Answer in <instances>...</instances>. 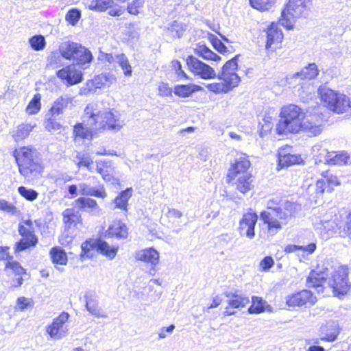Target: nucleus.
<instances>
[{
	"instance_id": "nucleus-1",
	"label": "nucleus",
	"mask_w": 351,
	"mask_h": 351,
	"mask_svg": "<svg viewBox=\"0 0 351 351\" xmlns=\"http://www.w3.org/2000/svg\"><path fill=\"white\" fill-rule=\"evenodd\" d=\"M328 274L326 271L319 269H313L309 273L306 281L308 288L315 289L318 293H323L324 289H332L335 295L341 298L351 292V282L348 279L346 270L341 269L335 271L332 277L327 281Z\"/></svg>"
},
{
	"instance_id": "nucleus-2",
	"label": "nucleus",
	"mask_w": 351,
	"mask_h": 351,
	"mask_svg": "<svg viewBox=\"0 0 351 351\" xmlns=\"http://www.w3.org/2000/svg\"><path fill=\"white\" fill-rule=\"evenodd\" d=\"M19 173L28 182L39 179L44 170L42 158L38 151L32 147H23L14 152Z\"/></svg>"
},
{
	"instance_id": "nucleus-3",
	"label": "nucleus",
	"mask_w": 351,
	"mask_h": 351,
	"mask_svg": "<svg viewBox=\"0 0 351 351\" xmlns=\"http://www.w3.org/2000/svg\"><path fill=\"white\" fill-rule=\"evenodd\" d=\"M84 119L88 118V124L94 127L95 129L120 130L123 123L120 120V114L117 112H112L110 110L102 111L98 103H90L85 109Z\"/></svg>"
},
{
	"instance_id": "nucleus-4",
	"label": "nucleus",
	"mask_w": 351,
	"mask_h": 351,
	"mask_svg": "<svg viewBox=\"0 0 351 351\" xmlns=\"http://www.w3.org/2000/svg\"><path fill=\"white\" fill-rule=\"evenodd\" d=\"M294 210V204L289 201L280 204V207L271 213L261 212L260 219L267 225L269 234L274 235L282 229V224H287L291 218Z\"/></svg>"
},
{
	"instance_id": "nucleus-5",
	"label": "nucleus",
	"mask_w": 351,
	"mask_h": 351,
	"mask_svg": "<svg viewBox=\"0 0 351 351\" xmlns=\"http://www.w3.org/2000/svg\"><path fill=\"white\" fill-rule=\"evenodd\" d=\"M311 5V0H289L282 11L280 24L287 29H292L294 25V19L306 15Z\"/></svg>"
},
{
	"instance_id": "nucleus-6",
	"label": "nucleus",
	"mask_w": 351,
	"mask_h": 351,
	"mask_svg": "<svg viewBox=\"0 0 351 351\" xmlns=\"http://www.w3.org/2000/svg\"><path fill=\"white\" fill-rule=\"evenodd\" d=\"M318 94L330 110L339 114L347 111L348 98L346 95L338 93L326 86L319 88Z\"/></svg>"
},
{
	"instance_id": "nucleus-7",
	"label": "nucleus",
	"mask_w": 351,
	"mask_h": 351,
	"mask_svg": "<svg viewBox=\"0 0 351 351\" xmlns=\"http://www.w3.org/2000/svg\"><path fill=\"white\" fill-rule=\"evenodd\" d=\"M69 318V314L62 312L58 317L53 319L52 323L47 326L46 332L53 339L58 340L64 337L68 332L69 328L66 322Z\"/></svg>"
},
{
	"instance_id": "nucleus-8",
	"label": "nucleus",
	"mask_w": 351,
	"mask_h": 351,
	"mask_svg": "<svg viewBox=\"0 0 351 351\" xmlns=\"http://www.w3.org/2000/svg\"><path fill=\"white\" fill-rule=\"evenodd\" d=\"M239 56L240 55H236L232 59L227 61L223 66L221 71L217 76L219 80L228 83L233 87H236L241 80L239 76L235 72L238 68V59Z\"/></svg>"
},
{
	"instance_id": "nucleus-9",
	"label": "nucleus",
	"mask_w": 351,
	"mask_h": 351,
	"mask_svg": "<svg viewBox=\"0 0 351 351\" xmlns=\"http://www.w3.org/2000/svg\"><path fill=\"white\" fill-rule=\"evenodd\" d=\"M316 302V297L308 289H303L289 295L286 298V304L290 307L311 306H313Z\"/></svg>"
},
{
	"instance_id": "nucleus-10",
	"label": "nucleus",
	"mask_w": 351,
	"mask_h": 351,
	"mask_svg": "<svg viewBox=\"0 0 351 351\" xmlns=\"http://www.w3.org/2000/svg\"><path fill=\"white\" fill-rule=\"evenodd\" d=\"M186 61L190 70L201 78L208 80L216 77L217 75L214 69L198 58L193 56H189Z\"/></svg>"
},
{
	"instance_id": "nucleus-11",
	"label": "nucleus",
	"mask_w": 351,
	"mask_h": 351,
	"mask_svg": "<svg viewBox=\"0 0 351 351\" xmlns=\"http://www.w3.org/2000/svg\"><path fill=\"white\" fill-rule=\"evenodd\" d=\"M258 218L257 214L254 212L250 211L243 214L239 221V230L240 234L252 239L255 237V226Z\"/></svg>"
},
{
	"instance_id": "nucleus-12",
	"label": "nucleus",
	"mask_w": 351,
	"mask_h": 351,
	"mask_svg": "<svg viewBox=\"0 0 351 351\" xmlns=\"http://www.w3.org/2000/svg\"><path fill=\"white\" fill-rule=\"evenodd\" d=\"M250 165L247 156L245 154H240L236 157L234 162L229 169L227 176L228 181L234 180L237 176L242 174L250 173L247 172V169Z\"/></svg>"
},
{
	"instance_id": "nucleus-13",
	"label": "nucleus",
	"mask_w": 351,
	"mask_h": 351,
	"mask_svg": "<svg viewBox=\"0 0 351 351\" xmlns=\"http://www.w3.org/2000/svg\"><path fill=\"white\" fill-rule=\"evenodd\" d=\"M56 75L58 78L65 81L67 86L77 84L83 80L82 72L76 69L73 64L58 70Z\"/></svg>"
},
{
	"instance_id": "nucleus-14",
	"label": "nucleus",
	"mask_w": 351,
	"mask_h": 351,
	"mask_svg": "<svg viewBox=\"0 0 351 351\" xmlns=\"http://www.w3.org/2000/svg\"><path fill=\"white\" fill-rule=\"evenodd\" d=\"M301 122L299 119H292L287 116L280 114V119L276 125V132L280 135L297 133L301 129Z\"/></svg>"
},
{
	"instance_id": "nucleus-15",
	"label": "nucleus",
	"mask_w": 351,
	"mask_h": 351,
	"mask_svg": "<svg viewBox=\"0 0 351 351\" xmlns=\"http://www.w3.org/2000/svg\"><path fill=\"white\" fill-rule=\"evenodd\" d=\"M339 333V327L337 322L329 321L323 324L319 329V339L324 341L332 342L337 339Z\"/></svg>"
},
{
	"instance_id": "nucleus-16",
	"label": "nucleus",
	"mask_w": 351,
	"mask_h": 351,
	"mask_svg": "<svg viewBox=\"0 0 351 351\" xmlns=\"http://www.w3.org/2000/svg\"><path fill=\"white\" fill-rule=\"evenodd\" d=\"M86 310L97 317H108V315L98 305V297L95 293L88 291L84 295Z\"/></svg>"
},
{
	"instance_id": "nucleus-17",
	"label": "nucleus",
	"mask_w": 351,
	"mask_h": 351,
	"mask_svg": "<svg viewBox=\"0 0 351 351\" xmlns=\"http://www.w3.org/2000/svg\"><path fill=\"white\" fill-rule=\"evenodd\" d=\"M224 295L228 298V303L231 308H243L250 302L249 297L240 293L238 290L226 291Z\"/></svg>"
},
{
	"instance_id": "nucleus-18",
	"label": "nucleus",
	"mask_w": 351,
	"mask_h": 351,
	"mask_svg": "<svg viewBox=\"0 0 351 351\" xmlns=\"http://www.w3.org/2000/svg\"><path fill=\"white\" fill-rule=\"evenodd\" d=\"M73 99V97L68 94L61 95L54 101L49 112L55 116L63 114L64 110L72 104Z\"/></svg>"
},
{
	"instance_id": "nucleus-19",
	"label": "nucleus",
	"mask_w": 351,
	"mask_h": 351,
	"mask_svg": "<svg viewBox=\"0 0 351 351\" xmlns=\"http://www.w3.org/2000/svg\"><path fill=\"white\" fill-rule=\"evenodd\" d=\"M85 114L83 116V122L75 125L73 128V133L76 137L82 139H90L93 137V131L98 130L94 127L88 124L87 121H84ZM85 120H88L86 118Z\"/></svg>"
},
{
	"instance_id": "nucleus-20",
	"label": "nucleus",
	"mask_w": 351,
	"mask_h": 351,
	"mask_svg": "<svg viewBox=\"0 0 351 351\" xmlns=\"http://www.w3.org/2000/svg\"><path fill=\"white\" fill-rule=\"evenodd\" d=\"M135 257L138 261L150 263L153 266L157 265L159 261V253L154 248L138 251Z\"/></svg>"
},
{
	"instance_id": "nucleus-21",
	"label": "nucleus",
	"mask_w": 351,
	"mask_h": 351,
	"mask_svg": "<svg viewBox=\"0 0 351 351\" xmlns=\"http://www.w3.org/2000/svg\"><path fill=\"white\" fill-rule=\"evenodd\" d=\"M95 245H96V251L109 259L112 260L115 258L119 247L110 245L106 241L101 239H96Z\"/></svg>"
},
{
	"instance_id": "nucleus-22",
	"label": "nucleus",
	"mask_w": 351,
	"mask_h": 351,
	"mask_svg": "<svg viewBox=\"0 0 351 351\" xmlns=\"http://www.w3.org/2000/svg\"><path fill=\"white\" fill-rule=\"evenodd\" d=\"M302 161L300 155L286 153L284 150L278 153V166L280 168L288 167L291 165L299 164Z\"/></svg>"
},
{
	"instance_id": "nucleus-23",
	"label": "nucleus",
	"mask_w": 351,
	"mask_h": 351,
	"mask_svg": "<svg viewBox=\"0 0 351 351\" xmlns=\"http://www.w3.org/2000/svg\"><path fill=\"white\" fill-rule=\"evenodd\" d=\"M80 193L82 195L94 196L96 197L105 198L107 196L105 189L103 186L93 187L87 184L82 183L79 185Z\"/></svg>"
},
{
	"instance_id": "nucleus-24",
	"label": "nucleus",
	"mask_w": 351,
	"mask_h": 351,
	"mask_svg": "<svg viewBox=\"0 0 351 351\" xmlns=\"http://www.w3.org/2000/svg\"><path fill=\"white\" fill-rule=\"evenodd\" d=\"M93 60V56L90 50L80 44V47H78L73 60L75 62L76 64L82 67L86 64L90 63Z\"/></svg>"
},
{
	"instance_id": "nucleus-25",
	"label": "nucleus",
	"mask_w": 351,
	"mask_h": 351,
	"mask_svg": "<svg viewBox=\"0 0 351 351\" xmlns=\"http://www.w3.org/2000/svg\"><path fill=\"white\" fill-rule=\"evenodd\" d=\"M80 44L71 41L63 42L59 47L61 56L66 60H73Z\"/></svg>"
},
{
	"instance_id": "nucleus-26",
	"label": "nucleus",
	"mask_w": 351,
	"mask_h": 351,
	"mask_svg": "<svg viewBox=\"0 0 351 351\" xmlns=\"http://www.w3.org/2000/svg\"><path fill=\"white\" fill-rule=\"evenodd\" d=\"M202 90V86L193 84H178L174 86L173 92L175 95L178 97H187L191 96L193 93Z\"/></svg>"
},
{
	"instance_id": "nucleus-27",
	"label": "nucleus",
	"mask_w": 351,
	"mask_h": 351,
	"mask_svg": "<svg viewBox=\"0 0 351 351\" xmlns=\"http://www.w3.org/2000/svg\"><path fill=\"white\" fill-rule=\"evenodd\" d=\"M282 33L277 26L272 24L267 31L266 49L271 48L272 45L278 44L282 39Z\"/></svg>"
},
{
	"instance_id": "nucleus-28",
	"label": "nucleus",
	"mask_w": 351,
	"mask_h": 351,
	"mask_svg": "<svg viewBox=\"0 0 351 351\" xmlns=\"http://www.w3.org/2000/svg\"><path fill=\"white\" fill-rule=\"evenodd\" d=\"M235 180L237 189L243 194L250 191L253 187V179L251 173L242 174L237 176Z\"/></svg>"
},
{
	"instance_id": "nucleus-29",
	"label": "nucleus",
	"mask_w": 351,
	"mask_h": 351,
	"mask_svg": "<svg viewBox=\"0 0 351 351\" xmlns=\"http://www.w3.org/2000/svg\"><path fill=\"white\" fill-rule=\"evenodd\" d=\"M194 52L196 55L202 57L206 60L219 61L221 60V57L211 51L205 45H201L200 43L197 45L194 48Z\"/></svg>"
},
{
	"instance_id": "nucleus-30",
	"label": "nucleus",
	"mask_w": 351,
	"mask_h": 351,
	"mask_svg": "<svg viewBox=\"0 0 351 351\" xmlns=\"http://www.w3.org/2000/svg\"><path fill=\"white\" fill-rule=\"evenodd\" d=\"M108 234L117 239H125L128 234V228L125 223L116 221L109 227Z\"/></svg>"
},
{
	"instance_id": "nucleus-31",
	"label": "nucleus",
	"mask_w": 351,
	"mask_h": 351,
	"mask_svg": "<svg viewBox=\"0 0 351 351\" xmlns=\"http://www.w3.org/2000/svg\"><path fill=\"white\" fill-rule=\"evenodd\" d=\"M318 74L319 70L316 64L310 63L300 72L295 73L294 77L302 80H312L315 78Z\"/></svg>"
},
{
	"instance_id": "nucleus-32",
	"label": "nucleus",
	"mask_w": 351,
	"mask_h": 351,
	"mask_svg": "<svg viewBox=\"0 0 351 351\" xmlns=\"http://www.w3.org/2000/svg\"><path fill=\"white\" fill-rule=\"evenodd\" d=\"M300 131L306 134L308 136H315L321 133L322 128L321 125L307 119L304 122H301V129Z\"/></svg>"
},
{
	"instance_id": "nucleus-33",
	"label": "nucleus",
	"mask_w": 351,
	"mask_h": 351,
	"mask_svg": "<svg viewBox=\"0 0 351 351\" xmlns=\"http://www.w3.org/2000/svg\"><path fill=\"white\" fill-rule=\"evenodd\" d=\"M132 195V188H127L121 191L117 197L114 199L115 208L127 210L128 202Z\"/></svg>"
},
{
	"instance_id": "nucleus-34",
	"label": "nucleus",
	"mask_w": 351,
	"mask_h": 351,
	"mask_svg": "<svg viewBox=\"0 0 351 351\" xmlns=\"http://www.w3.org/2000/svg\"><path fill=\"white\" fill-rule=\"evenodd\" d=\"M64 223L69 228L73 224H76L80 221L81 215L77 210L73 208H67L62 213Z\"/></svg>"
},
{
	"instance_id": "nucleus-35",
	"label": "nucleus",
	"mask_w": 351,
	"mask_h": 351,
	"mask_svg": "<svg viewBox=\"0 0 351 351\" xmlns=\"http://www.w3.org/2000/svg\"><path fill=\"white\" fill-rule=\"evenodd\" d=\"M280 114L287 116L292 119H299L300 121L303 117L301 108L294 104L284 106L281 110Z\"/></svg>"
},
{
	"instance_id": "nucleus-36",
	"label": "nucleus",
	"mask_w": 351,
	"mask_h": 351,
	"mask_svg": "<svg viewBox=\"0 0 351 351\" xmlns=\"http://www.w3.org/2000/svg\"><path fill=\"white\" fill-rule=\"evenodd\" d=\"M113 0H87V7L90 10L104 11L112 5Z\"/></svg>"
},
{
	"instance_id": "nucleus-37",
	"label": "nucleus",
	"mask_w": 351,
	"mask_h": 351,
	"mask_svg": "<svg viewBox=\"0 0 351 351\" xmlns=\"http://www.w3.org/2000/svg\"><path fill=\"white\" fill-rule=\"evenodd\" d=\"M58 116L52 115V113L48 112L45 114V127L50 132H57L62 128V125L57 121Z\"/></svg>"
},
{
	"instance_id": "nucleus-38",
	"label": "nucleus",
	"mask_w": 351,
	"mask_h": 351,
	"mask_svg": "<svg viewBox=\"0 0 351 351\" xmlns=\"http://www.w3.org/2000/svg\"><path fill=\"white\" fill-rule=\"evenodd\" d=\"M50 255L53 263L64 265L67 263V256L60 247H53L51 250Z\"/></svg>"
},
{
	"instance_id": "nucleus-39",
	"label": "nucleus",
	"mask_w": 351,
	"mask_h": 351,
	"mask_svg": "<svg viewBox=\"0 0 351 351\" xmlns=\"http://www.w3.org/2000/svg\"><path fill=\"white\" fill-rule=\"evenodd\" d=\"M265 304L266 302L261 298L253 296L252 298V304L248 308V312L250 314L263 313L265 310Z\"/></svg>"
},
{
	"instance_id": "nucleus-40",
	"label": "nucleus",
	"mask_w": 351,
	"mask_h": 351,
	"mask_svg": "<svg viewBox=\"0 0 351 351\" xmlns=\"http://www.w3.org/2000/svg\"><path fill=\"white\" fill-rule=\"evenodd\" d=\"M116 62L121 66L125 76L132 75V66L129 62L128 58L124 53L116 55Z\"/></svg>"
},
{
	"instance_id": "nucleus-41",
	"label": "nucleus",
	"mask_w": 351,
	"mask_h": 351,
	"mask_svg": "<svg viewBox=\"0 0 351 351\" xmlns=\"http://www.w3.org/2000/svg\"><path fill=\"white\" fill-rule=\"evenodd\" d=\"M206 88L210 91L215 93H228L232 90L234 87L223 81V82H215L206 84Z\"/></svg>"
},
{
	"instance_id": "nucleus-42",
	"label": "nucleus",
	"mask_w": 351,
	"mask_h": 351,
	"mask_svg": "<svg viewBox=\"0 0 351 351\" xmlns=\"http://www.w3.org/2000/svg\"><path fill=\"white\" fill-rule=\"evenodd\" d=\"M167 30L174 38H180L186 30V25L177 21H173L167 27Z\"/></svg>"
},
{
	"instance_id": "nucleus-43",
	"label": "nucleus",
	"mask_w": 351,
	"mask_h": 351,
	"mask_svg": "<svg viewBox=\"0 0 351 351\" xmlns=\"http://www.w3.org/2000/svg\"><path fill=\"white\" fill-rule=\"evenodd\" d=\"M250 5L260 11L270 10L275 4L276 0H249Z\"/></svg>"
},
{
	"instance_id": "nucleus-44",
	"label": "nucleus",
	"mask_w": 351,
	"mask_h": 351,
	"mask_svg": "<svg viewBox=\"0 0 351 351\" xmlns=\"http://www.w3.org/2000/svg\"><path fill=\"white\" fill-rule=\"evenodd\" d=\"M5 271H10L15 276H23L26 274V270L21 265V264L15 261L10 260L6 262Z\"/></svg>"
},
{
	"instance_id": "nucleus-45",
	"label": "nucleus",
	"mask_w": 351,
	"mask_h": 351,
	"mask_svg": "<svg viewBox=\"0 0 351 351\" xmlns=\"http://www.w3.org/2000/svg\"><path fill=\"white\" fill-rule=\"evenodd\" d=\"M95 240L86 241L84 242L82 245L81 258H91L93 256V250H96V245H95Z\"/></svg>"
},
{
	"instance_id": "nucleus-46",
	"label": "nucleus",
	"mask_w": 351,
	"mask_h": 351,
	"mask_svg": "<svg viewBox=\"0 0 351 351\" xmlns=\"http://www.w3.org/2000/svg\"><path fill=\"white\" fill-rule=\"evenodd\" d=\"M33 128L34 126L29 124H21L17 128V130L14 134V138L16 141L24 139L28 136Z\"/></svg>"
},
{
	"instance_id": "nucleus-47",
	"label": "nucleus",
	"mask_w": 351,
	"mask_h": 351,
	"mask_svg": "<svg viewBox=\"0 0 351 351\" xmlns=\"http://www.w3.org/2000/svg\"><path fill=\"white\" fill-rule=\"evenodd\" d=\"M333 165H343L351 164V156L345 152L336 154L334 157L330 159Z\"/></svg>"
},
{
	"instance_id": "nucleus-48",
	"label": "nucleus",
	"mask_w": 351,
	"mask_h": 351,
	"mask_svg": "<svg viewBox=\"0 0 351 351\" xmlns=\"http://www.w3.org/2000/svg\"><path fill=\"white\" fill-rule=\"evenodd\" d=\"M40 109V95L36 94L27 106L26 111L29 114H36Z\"/></svg>"
},
{
	"instance_id": "nucleus-49",
	"label": "nucleus",
	"mask_w": 351,
	"mask_h": 351,
	"mask_svg": "<svg viewBox=\"0 0 351 351\" xmlns=\"http://www.w3.org/2000/svg\"><path fill=\"white\" fill-rule=\"evenodd\" d=\"M29 43L32 48L35 51L42 50L46 45L45 37L42 35H36L31 37Z\"/></svg>"
},
{
	"instance_id": "nucleus-50",
	"label": "nucleus",
	"mask_w": 351,
	"mask_h": 351,
	"mask_svg": "<svg viewBox=\"0 0 351 351\" xmlns=\"http://www.w3.org/2000/svg\"><path fill=\"white\" fill-rule=\"evenodd\" d=\"M19 193L28 201H34L37 199L38 193L32 189H27L25 186H21L18 188Z\"/></svg>"
},
{
	"instance_id": "nucleus-51",
	"label": "nucleus",
	"mask_w": 351,
	"mask_h": 351,
	"mask_svg": "<svg viewBox=\"0 0 351 351\" xmlns=\"http://www.w3.org/2000/svg\"><path fill=\"white\" fill-rule=\"evenodd\" d=\"M76 205L80 209L95 208L97 206V202L88 197H79L75 200Z\"/></svg>"
},
{
	"instance_id": "nucleus-52",
	"label": "nucleus",
	"mask_w": 351,
	"mask_h": 351,
	"mask_svg": "<svg viewBox=\"0 0 351 351\" xmlns=\"http://www.w3.org/2000/svg\"><path fill=\"white\" fill-rule=\"evenodd\" d=\"M80 18L81 11L77 8L70 9L65 16V19L71 25H75Z\"/></svg>"
},
{
	"instance_id": "nucleus-53",
	"label": "nucleus",
	"mask_w": 351,
	"mask_h": 351,
	"mask_svg": "<svg viewBox=\"0 0 351 351\" xmlns=\"http://www.w3.org/2000/svg\"><path fill=\"white\" fill-rule=\"evenodd\" d=\"M76 158L78 160L77 166L79 167H85L88 171H91L90 166L93 164V160L88 154L78 153Z\"/></svg>"
},
{
	"instance_id": "nucleus-54",
	"label": "nucleus",
	"mask_w": 351,
	"mask_h": 351,
	"mask_svg": "<svg viewBox=\"0 0 351 351\" xmlns=\"http://www.w3.org/2000/svg\"><path fill=\"white\" fill-rule=\"evenodd\" d=\"M208 39L213 47L219 53H224L228 51L227 47L215 34H209Z\"/></svg>"
},
{
	"instance_id": "nucleus-55",
	"label": "nucleus",
	"mask_w": 351,
	"mask_h": 351,
	"mask_svg": "<svg viewBox=\"0 0 351 351\" xmlns=\"http://www.w3.org/2000/svg\"><path fill=\"white\" fill-rule=\"evenodd\" d=\"M34 304V301L31 298L20 297L17 299V307L20 311H22L27 308H32Z\"/></svg>"
},
{
	"instance_id": "nucleus-56",
	"label": "nucleus",
	"mask_w": 351,
	"mask_h": 351,
	"mask_svg": "<svg viewBox=\"0 0 351 351\" xmlns=\"http://www.w3.org/2000/svg\"><path fill=\"white\" fill-rule=\"evenodd\" d=\"M0 210L12 215H16L18 213L17 208L5 199H0Z\"/></svg>"
},
{
	"instance_id": "nucleus-57",
	"label": "nucleus",
	"mask_w": 351,
	"mask_h": 351,
	"mask_svg": "<svg viewBox=\"0 0 351 351\" xmlns=\"http://www.w3.org/2000/svg\"><path fill=\"white\" fill-rule=\"evenodd\" d=\"M339 233L342 237H348L351 240V213L347 216Z\"/></svg>"
},
{
	"instance_id": "nucleus-58",
	"label": "nucleus",
	"mask_w": 351,
	"mask_h": 351,
	"mask_svg": "<svg viewBox=\"0 0 351 351\" xmlns=\"http://www.w3.org/2000/svg\"><path fill=\"white\" fill-rule=\"evenodd\" d=\"M145 0H134L128 5V11L131 14H137L139 13V9L143 8Z\"/></svg>"
},
{
	"instance_id": "nucleus-59",
	"label": "nucleus",
	"mask_w": 351,
	"mask_h": 351,
	"mask_svg": "<svg viewBox=\"0 0 351 351\" xmlns=\"http://www.w3.org/2000/svg\"><path fill=\"white\" fill-rule=\"evenodd\" d=\"M337 225L334 221H321L320 227H318L322 230L326 231L328 237L332 234L335 231Z\"/></svg>"
},
{
	"instance_id": "nucleus-60",
	"label": "nucleus",
	"mask_w": 351,
	"mask_h": 351,
	"mask_svg": "<svg viewBox=\"0 0 351 351\" xmlns=\"http://www.w3.org/2000/svg\"><path fill=\"white\" fill-rule=\"evenodd\" d=\"M323 176L326 180V183L328 184V191H330L331 189H332L333 186H337L340 184V183L338 181L337 177L333 176L331 173H329V172L328 171L324 172Z\"/></svg>"
},
{
	"instance_id": "nucleus-61",
	"label": "nucleus",
	"mask_w": 351,
	"mask_h": 351,
	"mask_svg": "<svg viewBox=\"0 0 351 351\" xmlns=\"http://www.w3.org/2000/svg\"><path fill=\"white\" fill-rule=\"evenodd\" d=\"M274 265V261L270 256L264 257L260 263V267L263 271H268Z\"/></svg>"
},
{
	"instance_id": "nucleus-62",
	"label": "nucleus",
	"mask_w": 351,
	"mask_h": 351,
	"mask_svg": "<svg viewBox=\"0 0 351 351\" xmlns=\"http://www.w3.org/2000/svg\"><path fill=\"white\" fill-rule=\"evenodd\" d=\"M97 88L95 85L93 80H88L86 85L80 89V94L88 95L89 93H94Z\"/></svg>"
},
{
	"instance_id": "nucleus-63",
	"label": "nucleus",
	"mask_w": 351,
	"mask_h": 351,
	"mask_svg": "<svg viewBox=\"0 0 351 351\" xmlns=\"http://www.w3.org/2000/svg\"><path fill=\"white\" fill-rule=\"evenodd\" d=\"M233 239V234H222L218 237L219 245L223 247H228Z\"/></svg>"
},
{
	"instance_id": "nucleus-64",
	"label": "nucleus",
	"mask_w": 351,
	"mask_h": 351,
	"mask_svg": "<svg viewBox=\"0 0 351 351\" xmlns=\"http://www.w3.org/2000/svg\"><path fill=\"white\" fill-rule=\"evenodd\" d=\"M158 92L160 96L167 97L172 95L173 90L167 83L161 82L158 86Z\"/></svg>"
}]
</instances>
